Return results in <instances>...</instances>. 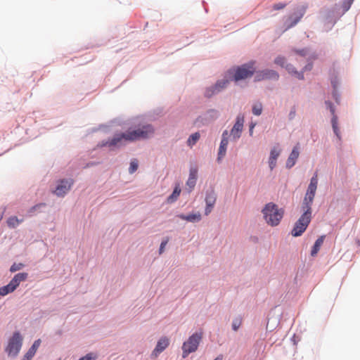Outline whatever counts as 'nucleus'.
<instances>
[{
  "label": "nucleus",
  "instance_id": "nucleus-19",
  "mask_svg": "<svg viewBox=\"0 0 360 360\" xmlns=\"http://www.w3.org/2000/svg\"><path fill=\"white\" fill-rule=\"evenodd\" d=\"M231 76L229 75V79L224 78L223 79L217 81L214 85V89H216V92L219 93L222 89L226 88L228 84L229 83V81L231 80Z\"/></svg>",
  "mask_w": 360,
  "mask_h": 360
},
{
  "label": "nucleus",
  "instance_id": "nucleus-21",
  "mask_svg": "<svg viewBox=\"0 0 360 360\" xmlns=\"http://www.w3.org/2000/svg\"><path fill=\"white\" fill-rule=\"evenodd\" d=\"M181 193V188L179 185L176 186L172 193L168 197L167 202L172 203L175 202Z\"/></svg>",
  "mask_w": 360,
  "mask_h": 360
},
{
  "label": "nucleus",
  "instance_id": "nucleus-22",
  "mask_svg": "<svg viewBox=\"0 0 360 360\" xmlns=\"http://www.w3.org/2000/svg\"><path fill=\"white\" fill-rule=\"evenodd\" d=\"M200 137V135L198 132H195V133L191 134L187 141L188 145L189 146L192 147L199 140Z\"/></svg>",
  "mask_w": 360,
  "mask_h": 360
},
{
  "label": "nucleus",
  "instance_id": "nucleus-29",
  "mask_svg": "<svg viewBox=\"0 0 360 360\" xmlns=\"http://www.w3.org/2000/svg\"><path fill=\"white\" fill-rule=\"evenodd\" d=\"M215 94H217L216 92V89H214V86H211L210 88H207L205 91V96L207 98H210L214 95Z\"/></svg>",
  "mask_w": 360,
  "mask_h": 360
},
{
  "label": "nucleus",
  "instance_id": "nucleus-27",
  "mask_svg": "<svg viewBox=\"0 0 360 360\" xmlns=\"http://www.w3.org/2000/svg\"><path fill=\"white\" fill-rule=\"evenodd\" d=\"M7 223H8L9 226L15 227V226H18L20 224V221L18 219L17 217H10L8 219Z\"/></svg>",
  "mask_w": 360,
  "mask_h": 360
},
{
  "label": "nucleus",
  "instance_id": "nucleus-45",
  "mask_svg": "<svg viewBox=\"0 0 360 360\" xmlns=\"http://www.w3.org/2000/svg\"><path fill=\"white\" fill-rule=\"evenodd\" d=\"M311 68H312V65H311V63H309V64H307V65L304 67V70H311Z\"/></svg>",
  "mask_w": 360,
  "mask_h": 360
},
{
  "label": "nucleus",
  "instance_id": "nucleus-1",
  "mask_svg": "<svg viewBox=\"0 0 360 360\" xmlns=\"http://www.w3.org/2000/svg\"><path fill=\"white\" fill-rule=\"evenodd\" d=\"M154 132L155 129L151 124L135 122L125 132L115 134L111 139L103 142L101 146L110 148H119L128 142L148 139Z\"/></svg>",
  "mask_w": 360,
  "mask_h": 360
},
{
  "label": "nucleus",
  "instance_id": "nucleus-20",
  "mask_svg": "<svg viewBox=\"0 0 360 360\" xmlns=\"http://www.w3.org/2000/svg\"><path fill=\"white\" fill-rule=\"evenodd\" d=\"M285 68L286 70H288V72L291 74L292 75L295 76L296 78L299 79H304V76H303V72H297V70H295V68L293 67L292 65L291 64H287L286 66H285Z\"/></svg>",
  "mask_w": 360,
  "mask_h": 360
},
{
  "label": "nucleus",
  "instance_id": "nucleus-23",
  "mask_svg": "<svg viewBox=\"0 0 360 360\" xmlns=\"http://www.w3.org/2000/svg\"><path fill=\"white\" fill-rule=\"evenodd\" d=\"M216 199V195L213 191L208 193L205 198L206 205H214Z\"/></svg>",
  "mask_w": 360,
  "mask_h": 360
},
{
  "label": "nucleus",
  "instance_id": "nucleus-4",
  "mask_svg": "<svg viewBox=\"0 0 360 360\" xmlns=\"http://www.w3.org/2000/svg\"><path fill=\"white\" fill-rule=\"evenodd\" d=\"M318 186V174L316 172L310 179V183L308 186L304 198L302 203V210H311V205L316 192Z\"/></svg>",
  "mask_w": 360,
  "mask_h": 360
},
{
  "label": "nucleus",
  "instance_id": "nucleus-34",
  "mask_svg": "<svg viewBox=\"0 0 360 360\" xmlns=\"http://www.w3.org/2000/svg\"><path fill=\"white\" fill-rule=\"evenodd\" d=\"M285 3H278L273 5L272 8L274 11H278L284 8L286 6Z\"/></svg>",
  "mask_w": 360,
  "mask_h": 360
},
{
  "label": "nucleus",
  "instance_id": "nucleus-43",
  "mask_svg": "<svg viewBox=\"0 0 360 360\" xmlns=\"http://www.w3.org/2000/svg\"><path fill=\"white\" fill-rule=\"evenodd\" d=\"M303 14L302 13L300 15V16H299L297 18H296L288 27V28H290L292 26H294L295 25L297 24V22L300 20V18L302 17Z\"/></svg>",
  "mask_w": 360,
  "mask_h": 360
},
{
  "label": "nucleus",
  "instance_id": "nucleus-24",
  "mask_svg": "<svg viewBox=\"0 0 360 360\" xmlns=\"http://www.w3.org/2000/svg\"><path fill=\"white\" fill-rule=\"evenodd\" d=\"M14 290V288L11 285L10 283H8V285L0 288V295L5 296L8 293L13 292Z\"/></svg>",
  "mask_w": 360,
  "mask_h": 360
},
{
  "label": "nucleus",
  "instance_id": "nucleus-40",
  "mask_svg": "<svg viewBox=\"0 0 360 360\" xmlns=\"http://www.w3.org/2000/svg\"><path fill=\"white\" fill-rule=\"evenodd\" d=\"M295 52L298 54L299 56L302 57H304L307 55V50L302 49V50H295Z\"/></svg>",
  "mask_w": 360,
  "mask_h": 360
},
{
  "label": "nucleus",
  "instance_id": "nucleus-5",
  "mask_svg": "<svg viewBox=\"0 0 360 360\" xmlns=\"http://www.w3.org/2000/svg\"><path fill=\"white\" fill-rule=\"evenodd\" d=\"M304 213L295 223L293 229L292 230V235L295 237L301 236L311 221V210H303Z\"/></svg>",
  "mask_w": 360,
  "mask_h": 360
},
{
  "label": "nucleus",
  "instance_id": "nucleus-13",
  "mask_svg": "<svg viewBox=\"0 0 360 360\" xmlns=\"http://www.w3.org/2000/svg\"><path fill=\"white\" fill-rule=\"evenodd\" d=\"M300 155V143H297L292 150L287 161H286V167L288 168L292 167L299 158Z\"/></svg>",
  "mask_w": 360,
  "mask_h": 360
},
{
  "label": "nucleus",
  "instance_id": "nucleus-38",
  "mask_svg": "<svg viewBox=\"0 0 360 360\" xmlns=\"http://www.w3.org/2000/svg\"><path fill=\"white\" fill-rule=\"evenodd\" d=\"M45 205H46L45 203H39L38 205H34V206H33L32 207L30 208V210H29V212L30 213H32L35 210H37V209L40 208L41 207H44Z\"/></svg>",
  "mask_w": 360,
  "mask_h": 360
},
{
  "label": "nucleus",
  "instance_id": "nucleus-32",
  "mask_svg": "<svg viewBox=\"0 0 360 360\" xmlns=\"http://www.w3.org/2000/svg\"><path fill=\"white\" fill-rule=\"evenodd\" d=\"M196 180H195L193 177H188L186 185L189 187L190 191L194 188Z\"/></svg>",
  "mask_w": 360,
  "mask_h": 360
},
{
  "label": "nucleus",
  "instance_id": "nucleus-44",
  "mask_svg": "<svg viewBox=\"0 0 360 360\" xmlns=\"http://www.w3.org/2000/svg\"><path fill=\"white\" fill-rule=\"evenodd\" d=\"M255 127V123H251L250 125V135L252 136L253 129Z\"/></svg>",
  "mask_w": 360,
  "mask_h": 360
},
{
  "label": "nucleus",
  "instance_id": "nucleus-42",
  "mask_svg": "<svg viewBox=\"0 0 360 360\" xmlns=\"http://www.w3.org/2000/svg\"><path fill=\"white\" fill-rule=\"evenodd\" d=\"M189 177H193L195 180H197V170L196 169L191 170Z\"/></svg>",
  "mask_w": 360,
  "mask_h": 360
},
{
  "label": "nucleus",
  "instance_id": "nucleus-25",
  "mask_svg": "<svg viewBox=\"0 0 360 360\" xmlns=\"http://www.w3.org/2000/svg\"><path fill=\"white\" fill-rule=\"evenodd\" d=\"M28 274L27 273H18L14 276V278L16 281L20 283L22 281H25L27 278Z\"/></svg>",
  "mask_w": 360,
  "mask_h": 360
},
{
  "label": "nucleus",
  "instance_id": "nucleus-10",
  "mask_svg": "<svg viewBox=\"0 0 360 360\" xmlns=\"http://www.w3.org/2000/svg\"><path fill=\"white\" fill-rule=\"evenodd\" d=\"M244 117L238 115L236 118V123L231 131V136L234 141L238 140L241 135L243 129Z\"/></svg>",
  "mask_w": 360,
  "mask_h": 360
},
{
  "label": "nucleus",
  "instance_id": "nucleus-7",
  "mask_svg": "<svg viewBox=\"0 0 360 360\" xmlns=\"http://www.w3.org/2000/svg\"><path fill=\"white\" fill-rule=\"evenodd\" d=\"M22 344V337L19 332H15L9 339L6 352L9 356H15L20 352Z\"/></svg>",
  "mask_w": 360,
  "mask_h": 360
},
{
  "label": "nucleus",
  "instance_id": "nucleus-26",
  "mask_svg": "<svg viewBox=\"0 0 360 360\" xmlns=\"http://www.w3.org/2000/svg\"><path fill=\"white\" fill-rule=\"evenodd\" d=\"M262 112V106L261 103L255 104L252 107V113L255 115H260Z\"/></svg>",
  "mask_w": 360,
  "mask_h": 360
},
{
  "label": "nucleus",
  "instance_id": "nucleus-3",
  "mask_svg": "<svg viewBox=\"0 0 360 360\" xmlns=\"http://www.w3.org/2000/svg\"><path fill=\"white\" fill-rule=\"evenodd\" d=\"M255 62L252 61L244 64L236 69H231L228 71V75L231 76V79L236 82L251 77L255 71L254 67Z\"/></svg>",
  "mask_w": 360,
  "mask_h": 360
},
{
  "label": "nucleus",
  "instance_id": "nucleus-14",
  "mask_svg": "<svg viewBox=\"0 0 360 360\" xmlns=\"http://www.w3.org/2000/svg\"><path fill=\"white\" fill-rule=\"evenodd\" d=\"M281 154V149L278 147H274L270 152L269 158V166L271 170H273L276 166V160Z\"/></svg>",
  "mask_w": 360,
  "mask_h": 360
},
{
  "label": "nucleus",
  "instance_id": "nucleus-41",
  "mask_svg": "<svg viewBox=\"0 0 360 360\" xmlns=\"http://www.w3.org/2000/svg\"><path fill=\"white\" fill-rule=\"evenodd\" d=\"M213 207L214 205H206L205 214L208 215L212 212Z\"/></svg>",
  "mask_w": 360,
  "mask_h": 360
},
{
  "label": "nucleus",
  "instance_id": "nucleus-17",
  "mask_svg": "<svg viewBox=\"0 0 360 360\" xmlns=\"http://www.w3.org/2000/svg\"><path fill=\"white\" fill-rule=\"evenodd\" d=\"M324 239H325V236H321L316 240V242L311 249V255L312 257H314L317 255L321 245L323 243Z\"/></svg>",
  "mask_w": 360,
  "mask_h": 360
},
{
  "label": "nucleus",
  "instance_id": "nucleus-35",
  "mask_svg": "<svg viewBox=\"0 0 360 360\" xmlns=\"http://www.w3.org/2000/svg\"><path fill=\"white\" fill-rule=\"evenodd\" d=\"M241 324V321L240 319H236L233 321L232 328L236 331L238 329Z\"/></svg>",
  "mask_w": 360,
  "mask_h": 360
},
{
  "label": "nucleus",
  "instance_id": "nucleus-11",
  "mask_svg": "<svg viewBox=\"0 0 360 360\" xmlns=\"http://www.w3.org/2000/svg\"><path fill=\"white\" fill-rule=\"evenodd\" d=\"M279 77L278 74L273 70H264L262 71L257 72L255 80V81H262L264 79H274L277 80Z\"/></svg>",
  "mask_w": 360,
  "mask_h": 360
},
{
  "label": "nucleus",
  "instance_id": "nucleus-46",
  "mask_svg": "<svg viewBox=\"0 0 360 360\" xmlns=\"http://www.w3.org/2000/svg\"><path fill=\"white\" fill-rule=\"evenodd\" d=\"M214 360H221V358L219 357V356H217L216 359H214Z\"/></svg>",
  "mask_w": 360,
  "mask_h": 360
},
{
  "label": "nucleus",
  "instance_id": "nucleus-37",
  "mask_svg": "<svg viewBox=\"0 0 360 360\" xmlns=\"http://www.w3.org/2000/svg\"><path fill=\"white\" fill-rule=\"evenodd\" d=\"M354 0H347L343 3V8L345 11L349 10Z\"/></svg>",
  "mask_w": 360,
  "mask_h": 360
},
{
  "label": "nucleus",
  "instance_id": "nucleus-36",
  "mask_svg": "<svg viewBox=\"0 0 360 360\" xmlns=\"http://www.w3.org/2000/svg\"><path fill=\"white\" fill-rule=\"evenodd\" d=\"M168 241H169L168 238H166L162 241V243L160 244V254H162L163 252L164 249H165V246L167 245Z\"/></svg>",
  "mask_w": 360,
  "mask_h": 360
},
{
  "label": "nucleus",
  "instance_id": "nucleus-39",
  "mask_svg": "<svg viewBox=\"0 0 360 360\" xmlns=\"http://www.w3.org/2000/svg\"><path fill=\"white\" fill-rule=\"evenodd\" d=\"M11 285L15 290L20 285V283L16 281V279L13 277V279L9 282Z\"/></svg>",
  "mask_w": 360,
  "mask_h": 360
},
{
  "label": "nucleus",
  "instance_id": "nucleus-6",
  "mask_svg": "<svg viewBox=\"0 0 360 360\" xmlns=\"http://www.w3.org/2000/svg\"><path fill=\"white\" fill-rule=\"evenodd\" d=\"M202 339V334L195 333L193 334L187 341L182 345L183 358H186L190 353L197 350L200 341Z\"/></svg>",
  "mask_w": 360,
  "mask_h": 360
},
{
  "label": "nucleus",
  "instance_id": "nucleus-18",
  "mask_svg": "<svg viewBox=\"0 0 360 360\" xmlns=\"http://www.w3.org/2000/svg\"><path fill=\"white\" fill-rule=\"evenodd\" d=\"M180 219L188 221H199L201 219V215L199 212L193 213L188 215L181 214L179 216Z\"/></svg>",
  "mask_w": 360,
  "mask_h": 360
},
{
  "label": "nucleus",
  "instance_id": "nucleus-12",
  "mask_svg": "<svg viewBox=\"0 0 360 360\" xmlns=\"http://www.w3.org/2000/svg\"><path fill=\"white\" fill-rule=\"evenodd\" d=\"M229 132L227 130H225L221 136V141L220 143V146L219 148L218 152V158L217 160L219 162L226 155V148L229 143L228 141Z\"/></svg>",
  "mask_w": 360,
  "mask_h": 360
},
{
  "label": "nucleus",
  "instance_id": "nucleus-8",
  "mask_svg": "<svg viewBox=\"0 0 360 360\" xmlns=\"http://www.w3.org/2000/svg\"><path fill=\"white\" fill-rule=\"evenodd\" d=\"M74 181L72 179H63L58 181V184L54 191V193L59 197L64 196L70 189Z\"/></svg>",
  "mask_w": 360,
  "mask_h": 360
},
{
  "label": "nucleus",
  "instance_id": "nucleus-28",
  "mask_svg": "<svg viewBox=\"0 0 360 360\" xmlns=\"http://www.w3.org/2000/svg\"><path fill=\"white\" fill-rule=\"evenodd\" d=\"M138 169V161L137 160H131L130 163V167L129 169V173L133 174Z\"/></svg>",
  "mask_w": 360,
  "mask_h": 360
},
{
  "label": "nucleus",
  "instance_id": "nucleus-16",
  "mask_svg": "<svg viewBox=\"0 0 360 360\" xmlns=\"http://www.w3.org/2000/svg\"><path fill=\"white\" fill-rule=\"evenodd\" d=\"M40 344H41V340L39 339L35 340L34 342L33 343V345H32V347L29 349L27 352L24 356V358L22 360H30L35 354L37 349L40 346Z\"/></svg>",
  "mask_w": 360,
  "mask_h": 360
},
{
  "label": "nucleus",
  "instance_id": "nucleus-15",
  "mask_svg": "<svg viewBox=\"0 0 360 360\" xmlns=\"http://www.w3.org/2000/svg\"><path fill=\"white\" fill-rule=\"evenodd\" d=\"M169 344V342L168 338L165 337L160 338L158 342L155 349L153 350V354L157 356L162 351H164L168 347Z\"/></svg>",
  "mask_w": 360,
  "mask_h": 360
},
{
  "label": "nucleus",
  "instance_id": "nucleus-30",
  "mask_svg": "<svg viewBox=\"0 0 360 360\" xmlns=\"http://www.w3.org/2000/svg\"><path fill=\"white\" fill-rule=\"evenodd\" d=\"M274 63H275V64H276L278 65H280L281 67H285V58L284 57H283V56H278L274 60Z\"/></svg>",
  "mask_w": 360,
  "mask_h": 360
},
{
  "label": "nucleus",
  "instance_id": "nucleus-9",
  "mask_svg": "<svg viewBox=\"0 0 360 360\" xmlns=\"http://www.w3.org/2000/svg\"><path fill=\"white\" fill-rule=\"evenodd\" d=\"M325 104H326L327 108H328L330 110V111L333 115V117L331 120V123H332V127H333V131H334L335 134L336 135V136L338 137V139L339 140H340L341 139L340 131V129L338 127V116L335 114V108L331 101H327L325 102Z\"/></svg>",
  "mask_w": 360,
  "mask_h": 360
},
{
  "label": "nucleus",
  "instance_id": "nucleus-2",
  "mask_svg": "<svg viewBox=\"0 0 360 360\" xmlns=\"http://www.w3.org/2000/svg\"><path fill=\"white\" fill-rule=\"evenodd\" d=\"M262 212L265 221L271 226L278 225L284 214L283 209L278 208L274 202L267 203Z\"/></svg>",
  "mask_w": 360,
  "mask_h": 360
},
{
  "label": "nucleus",
  "instance_id": "nucleus-31",
  "mask_svg": "<svg viewBox=\"0 0 360 360\" xmlns=\"http://www.w3.org/2000/svg\"><path fill=\"white\" fill-rule=\"evenodd\" d=\"M23 264L22 263H18V264H13L11 268H10V271L11 272H15L18 270H20L22 267H23Z\"/></svg>",
  "mask_w": 360,
  "mask_h": 360
},
{
  "label": "nucleus",
  "instance_id": "nucleus-33",
  "mask_svg": "<svg viewBox=\"0 0 360 360\" xmlns=\"http://www.w3.org/2000/svg\"><path fill=\"white\" fill-rule=\"evenodd\" d=\"M96 355L93 353L87 354L86 356L80 358L79 360H95Z\"/></svg>",
  "mask_w": 360,
  "mask_h": 360
}]
</instances>
